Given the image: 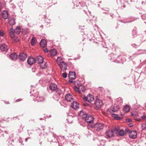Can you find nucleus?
I'll use <instances>...</instances> for the list:
<instances>
[{
    "mask_svg": "<svg viewBox=\"0 0 146 146\" xmlns=\"http://www.w3.org/2000/svg\"><path fill=\"white\" fill-rule=\"evenodd\" d=\"M50 55L52 56L56 55L57 54V51L55 49H52L50 51Z\"/></svg>",
    "mask_w": 146,
    "mask_h": 146,
    "instance_id": "31",
    "label": "nucleus"
},
{
    "mask_svg": "<svg viewBox=\"0 0 146 146\" xmlns=\"http://www.w3.org/2000/svg\"><path fill=\"white\" fill-rule=\"evenodd\" d=\"M43 58L40 56H38L35 59V62L39 64L43 63Z\"/></svg>",
    "mask_w": 146,
    "mask_h": 146,
    "instance_id": "13",
    "label": "nucleus"
},
{
    "mask_svg": "<svg viewBox=\"0 0 146 146\" xmlns=\"http://www.w3.org/2000/svg\"><path fill=\"white\" fill-rule=\"evenodd\" d=\"M0 50L1 51H6L7 50V46L5 44H1L0 46Z\"/></svg>",
    "mask_w": 146,
    "mask_h": 146,
    "instance_id": "22",
    "label": "nucleus"
},
{
    "mask_svg": "<svg viewBox=\"0 0 146 146\" xmlns=\"http://www.w3.org/2000/svg\"><path fill=\"white\" fill-rule=\"evenodd\" d=\"M38 94V92H36V94L34 96V100L35 101H37L38 102L43 101L45 100L44 98L42 96H37Z\"/></svg>",
    "mask_w": 146,
    "mask_h": 146,
    "instance_id": "7",
    "label": "nucleus"
},
{
    "mask_svg": "<svg viewBox=\"0 0 146 146\" xmlns=\"http://www.w3.org/2000/svg\"><path fill=\"white\" fill-rule=\"evenodd\" d=\"M65 99L68 102H71L73 100V96L70 94H66L65 96Z\"/></svg>",
    "mask_w": 146,
    "mask_h": 146,
    "instance_id": "21",
    "label": "nucleus"
},
{
    "mask_svg": "<svg viewBox=\"0 0 146 146\" xmlns=\"http://www.w3.org/2000/svg\"><path fill=\"white\" fill-rule=\"evenodd\" d=\"M79 93H81L82 92H84L85 90V88L84 86H79Z\"/></svg>",
    "mask_w": 146,
    "mask_h": 146,
    "instance_id": "32",
    "label": "nucleus"
},
{
    "mask_svg": "<svg viewBox=\"0 0 146 146\" xmlns=\"http://www.w3.org/2000/svg\"><path fill=\"white\" fill-rule=\"evenodd\" d=\"M144 33L145 34H146V30L145 31Z\"/></svg>",
    "mask_w": 146,
    "mask_h": 146,
    "instance_id": "63",
    "label": "nucleus"
},
{
    "mask_svg": "<svg viewBox=\"0 0 146 146\" xmlns=\"http://www.w3.org/2000/svg\"><path fill=\"white\" fill-rule=\"evenodd\" d=\"M74 89L75 90H76V91L77 92L79 93V91H80L79 89V87L78 88L76 86H75L74 87Z\"/></svg>",
    "mask_w": 146,
    "mask_h": 146,
    "instance_id": "43",
    "label": "nucleus"
},
{
    "mask_svg": "<svg viewBox=\"0 0 146 146\" xmlns=\"http://www.w3.org/2000/svg\"><path fill=\"white\" fill-rule=\"evenodd\" d=\"M56 138L54 136V135H53V136L50 137L48 139V141L50 142H54L55 141Z\"/></svg>",
    "mask_w": 146,
    "mask_h": 146,
    "instance_id": "37",
    "label": "nucleus"
},
{
    "mask_svg": "<svg viewBox=\"0 0 146 146\" xmlns=\"http://www.w3.org/2000/svg\"><path fill=\"white\" fill-rule=\"evenodd\" d=\"M5 103H6V104H8V102H5Z\"/></svg>",
    "mask_w": 146,
    "mask_h": 146,
    "instance_id": "59",
    "label": "nucleus"
},
{
    "mask_svg": "<svg viewBox=\"0 0 146 146\" xmlns=\"http://www.w3.org/2000/svg\"><path fill=\"white\" fill-rule=\"evenodd\" d=\"M42 130H43V131H44V130H45V129L44 128H42Z\"/></svg>",
    "mask_w": 146,
    "mask_h": 146,
    "instance_id": "60",
    "label": "nucleus"
},
{
    "mask_svg": "<svg viewBox=\"0 0 146 146\" xmlns=\"http://www.w3.org/2000/svg\"><path fill=\"white\" fill-rule=\"evenodd\" d=\"M123 110V111L125 113H127L130 110V107L129 105H127L124 106Z\"/></svg>",
    "mask_w": 146,
    "mask_h": 146,
    "instance_id": "29",
    "label": "nucleus"
},
{
    "mask_svg": "<svg viewBox=\"0 0 146 146\" xmlns=\"http://www.w3.org/2000/svg\"><path fill=\"white\" fill-rule=\"evenodd\" d=\"M59 139L60 141L61 142V143H64L66 141V140L65 139L64 137V136L61 137L60 136V137L59 138Z\"/></svg>",
    "mask_w": 146,
    "mask_h": 146,
    "instance_id": "39",
    "label": "nucleus"
},
{
    "mask_svg": "<svg viewBox=\"0 0 146 146\" xmlns=\"http://www.w3.org/2000/svg\"><path fill=\"white\" fill-rule=\"evenodd\" d=\"M7 141L8 143H7V144L9 146H12L13 144V143L14 142L13 140V139H9L7 140Z\"/></svg>",
    "mask_w": 146,
    "mask_h": 146,
    "instance_id": "36",
    "label": "nucleus"
},
{
    "mask_svg": "<svg viewBox=\"0 0 146 146\" xmlns=\"http://www.w3.org/2000/svg\"><path fill=\"white\" fill-rule=\"evenodd\" d=\"M43 48V50L44 52H48V50L47 48H45V47Z\"/></svg>",
    "mask_w": 146,
    "mask_h": 146,
    "instance_id": "49",
    "label": "nucleus"
},
{
    "mask_svg": "<svg viewBox=\"0 0 146 146\" xmlns=\"http://www.w3.org/2000/svg\"><path fill=\"white\" fill-rule=\"evenodd\" d=\"M143 54H146V50L139 49L137 50L133 54L134 56Z\"/></svg>",
    "mask_w": 146,
    "mask_h": 146,
    "instance_id": "11",
    "label": "nucleus"
},
{
    "mask_svg": "<svg viewBox=\"0 0 146 146\" xmlns=\"http://www.w3.org/2000/svg\"><path fill=\"white\" fill-rule=\"evenodd\" d=\"M35 61V59L33 57H29L27 60V62L30 65L33 64Z\"/></svg>",
    "mask_w": 146,
    "mask_h": 146,
    "instance_id": "27",
    "label": "nucleus"
},
{
    "mask_svg": "<svg viewBox=\"0 0 146 146\" xmlns=\"http://www.w3.org/2000/svg\"><path fill=\"white\" fill-rule=\"evenodd\" d=\"M117 101H119V103H121L122 102V100L121 98H119L118 99H117Z\"/></svg>",
    "mask_w": 146,
    "mask_h": 146,
    "instance_id": "47",
    "label": "nucleus"
},
{
    "mask_svg": "<svg viewBox=\"0 0 146 146\" xmlns=\"http://www.w3.org/2000/svg\"><path fill=\"white\" fill-rule=\"evenodd\" d=\"M9 31V35L12 38H14L15 37V32L13 31V28L12 27H11Z\"/></svg>",
    "mask_w": 146,
    "mask_h": 146,
    "instance_id": "28",
    "label": "nucleus"
},
{
    "mask_svg": "<svg viewBox=\"0 0 146 146\" xmlns=\"http://www.w3.org/2000/svg\"><path fill=\"white\" fill-rule=\"evenodd\" d=\"M62 58L60 56H58V57L56 60V62L58 64H60L62 62H64L62 61Z\"/></svg>",
    "mask_w": 146,
    "mask_h": 146,
    "instance_id": "33",
    "label": "nucleus"
},
{
    "mask_svg": "<svg viewBox=\"0 0 146 146\" xmlns=\"http://www.w3.org/2000/svg\"><path fill=\"white\" fill-rule=\"evenodd\" d=\"M112 115V116L113 117H114L115 119L117 120H120L121 119V118L118 115L116 114H111Z\"/></svg>",
    "mask_w": 146,
    "mask_h": 146,
    "instance_id": "38",
    "label": "nucleus"
},
{
    "mask_svg": "<svg viewBox=\"0 0 146 146\" xmlns=\"http://www.w3.org/2000/svg\"><path fill=\"white\" fill-rule=\"evenodd\" d=\"M83 99L84 102L90 104L93 101L94 98L93 95L89 94L86 96L84 97Z\"/></svg>",
    "mask_w": 146,
    "mask_h": 146,
    "instance_id": "2",
    "label": "nucleus"
},
{
    "mask_svg": "<svg viewBox=\"0 0 146 146\" xmlns=\"http://www.w3.org/2000/svg\"><path fill=\"white\" fill-rule=\"evenodd\" d=\"M141 128L143 130H144L146 129V123H144L141 125Z\"/></svg>",
    "mask_w": 146,
    "mask_h": 146,
    "instance_id": "41",
    "label": "nucleus"
},
{
    "mask_svg": "<svg viewBox=\"0 0 146 146\" xmlns=\"http://www.w3.org/2000/svg\"><path fill=\"white\" fill-rule=\"evenodd\" d=\"M137 32L136 29H134L132 32V35L133 36V37H134L137 35Z\"/></svg>",
    "mask_w": 146,
    "mask_h": 146,
    "instance_id": "40",
    "label": "nucleus"
},
{
    "mask_svg": "<svg viewBox=\"0 0 146 146\" xmlns=\"http://www.w3.org/2000/svg\"><path fill=\"white\" fill-rule=\"evenodd\" d=\"M29 138H30V137H29L28 138H26L25 139V141H27L28 139H29Z\"/></svg>",
    "mask_w": 146,
    "mask_h": 146,
    "instance_id": "55",
    "label": "nucleus"
},
{
    "mask_svg": "<svg viewBox=\"0 0 146 146\" xmlns=\"http://www.w3.org/2000/svg\"><path fill=\"white\" fill-rule=\"evenodd\" d=\"M79 115L82 118L84 119L88 123H93L94 119V117L92 115L87 114L82 111L80 112Z\"/></svg>",
    "mask_w": 146,
    "mask_h": 146,
    "instance_id": "1",
    "label": "nucleus"
},
{
    "mask_svg": "<svg viewBox=\"0 0 146 146\" xmlns=\"http://www.w3.org/2000/svg\"><path fill=\"white\" fill-rule=\"evenodd\" d=\"M113 130L115 131H116V134L118 136H123L124 135V131L122 129H119L118 127H115L114 128H113Z\"/></svg>",
    "mask_w": 146,
    "mask_h": 146,
    "instance_id": "4",
    "label": "nucleus"
},
{
    "mask_svg": "<svg viewBox=\"0 0 146 146\" xmlns=\"http://www.w3.org/2000/svg\"><path fill=\"white\" fill-rule=\"evenodd\" d=\"M40 46L42 48H44L46 46L47 43L45 39L42 40L40 42Z\"/></svg>",
    "mask_w": 146,
    "mask_h": 146,
    "instance_id": "26",
    "label": "nucleus"
},
{
    "mask_svg": "<svg viewBox=\"0 0 146 146\" xmlns=\"http://www.w3.org/2000/svg\"><path fill=\"white\" fill-rule=\"evenodd\" d=\"M10 58L13 60H16L18 58V55L15 53H13L10 56Z\"/></svg>",
    "mask_w": 146,
    "mask_h": 146,
    "instance_id": "25",
    "label": "nucleus"
},
{
    "mask_svg": "<svg viewBox=\"0 0 146 146\" xmlns=\"http://www.w3.org/2000/svg\"><path fill=\"white\" fill-rule=\"evenodd\" d=\"M8 23L11 26L13 25L15 23V19L13 17L8 18Z\"/></svg>",
    "mask_w": 146,
    "mask_h": 146,
    "instance_id": "19",
    "label": "nucleus"
},
{
    "mask_svg": "<svg viewBox=\"0 0 146 146\" xmlns=\"http://www.w3.org/2000/svg\"><path fill=\"white\" fill-rule=\"evenodd\" d=\"M36 43V39L34 37H33L31 39V44L32 46H34Z\"/></svg>",
    "mask_w": 146,
    "mask_h": 146,
    "instance_id": "34",
    "label": "nucleus"
},
{
    "mask_svg": "<svg viewBox=\"0 0 146 146\" xmlns=\"http://www.w3.org/2000/svg\"><path fill=\"white\" fill-rule=\"evenodd\" d=\"M4 33L2 30H0V36H3Z\"/></svg>",
    "mask_w": 146,
    "mask_h": 146,
    "instance_id": "44",
    "label": "nucleus"
},
{
    "mask_svg": "<svg viewBox=\"0 0 146 146\" xmlns=\"http://www.w3.org/2000/svg\"><path fill=\"white\" fill-rule=\"evenodd\" d=\"M30 131V130H28V133H29V132Z\"/></svg>",
    "mask_w": 146,
    "mask_h": 146,
    "instance_id": "61",
    "label": "nucleus"
},
{
    "mask_svg": "<svg viewBox=\"0 0 146 146\" xmlns=\"http://www.w3.org/2000/svg\"><path fill=\"white\" fill-rule=\"evenodd\" d=\"M111 58H109L112 62H114L118 58L119 56L116 54H111L110 55Z\"/></svg>",
    "mask_w": 146,
    "mask_h": 146,
    "instance_id": "15",
    "label": "nucleus"
},
{
    "mask_svg": "<svg viewBox=\"0 0 146 146\" xmlns=\"http://www.w3.org/2000/svg\"><path fill=\"white\" fill-rule=\"evenodd\" d=\"M76 74L75 72H70L68 74L69 78L70 79H74L75 78Z\"/></svg>",
    "mask_w": 146,
    "mask_h": 146,
    "instance_id": "20",
    "label": "nucleus"
},
{
    "mask_svg": "<svg viewBox=\"0 0 146 146\" xmlns=\"http://www.w3.org/2000/svg\"><path fill=\"white\" fill-rule=\"evenodd\" d=\"M77 1V3L78 2V3L82 6H83L84 5L85 6L86 5V6H87L91 3V1L88 0H86L84 4V2L82 3L81 1Z\"/></svg>",
    "mask_w": 146,
    "mask_h": 146,
    "instance_id": "17",
    "label": "nucleus"
},
{
    "mask_svg": "<svg viewBox=\"0 0 146 146\" xmlns=\"http://www.w3.org/2000/svg\"><path fill=\"white\" fill-rule=\"evenodd\" d=\"M56 92L58 94V96H56V95H54L53 96V98L55 100H58L59 97V95L62 94L63 92L61 89L57 88L56 89Z\"/></svg>",
    "mask_w": 146,
    "mask_h": 146,
    "instance_id": "9",
    "label": "nucleus"
},
{
    "mask_svg": "<svg viewBox=\"0 0 146 146\" xmlns=\"http://www.w3.org/2000/svg\"><path fill=\"white\" fill-rule=\"evenodd\" d=\"M126 121H127L128 122H130L131 121V120L130 119H127L126 120Z\"/></svg>",
    "mask_w": 146,
    "mask_h": 146,
    "instance_id": "54",
    "label": "nucleus"
},
{
    "mask_svg": "<svg viewBox=\"0 0 146 146\" xmlns=\"http://www.w3.org/2000/svg\"><path fill=\"white\" fill-rule=\"evenodd\" d=\"M18 117H14L13 118V119H14V118H17Z\"/></svg>",
    "mask_w": 146,
    "mask_h": 146,
    "instance_id": "58",
    "label": "nucleus"
},
{
    "mask_svg": "<svg viewBox=\"0 0 146 146\" xmlns=\"http://www.w3.org/2000/svg\"><path fill=\"white\" fill-rule=\"evenodd\" d=\"M137 133L135 131H129V136L130 138L131 139L135 138L137 137Z\"/></svg>",
    "mask_w": 146,
    "mask_h": 146,
    "instance_id": "14",
    "label": "nucleus"
},
{
    "mask_svg": "<svg viewBox=\"0 0 146 146\" xmlns=\"http://www.w3.org/2000/svg\"><path fill=\"white\" fill-rule=\"evenodd\" d=\"M19 100V99H18V100H17L16 101V102H18V101H20V100H19V101H18V100Z\"/></svg>",
    "mask_w": 146,
    "mask_h": 146,
    "instance_id": "57",
    "label": "nucleus"
},
{
    "mask_svg": "<svg viewBox=\"0 0 146 146\" xmlns=\"http://www.w3.org/2000/svg\"><path fill=\"white\" fill-rule=\"evenodd\" d=\"M131 131L129 129H126L125 130V133H129V131Z\"/></svg>",
    "mask_w": 146,
    "mask_h": 146,
    "instance_id": "50",
    "label": "nucleus"
},
{
    "mask_svg": "<svg viewBox=\"0 0 146 146\" xmlns=\"http://www.w3.org/2000/svg\"><path fill=\"white\" fill-rule=\"evenodd\" d=\"M27 56V54L24 52L20 53L19 55V59L20 60L24 61Z\"/></svg>",
    "mask_w": 146,
    "mask_h": 146,
    "instance_id": "16",
    "label": "nucleus"
},
{
    "mask_svg": "<svg viewBox=\"0 0 146 146\" xmlns=\"http://www.w3.org/2000/svg\"><path fill=\"white\" fill-rule=\"evenodd\" d=\"M2 17L5 19H7L8 17V14L7 12L6 11H3L2 13Z\"/></svg>",
    "mask_w": 146,
    "mask_h": 146,
    "instance_id": "23",
    "label": "nucleus"
},
{
    "mask_svg": "<svg viewBox=\"0 0 146 146\" xmlns=\"http://www.w3.org/2000/svg\"><path fill=\"white\" fill-rule=\"evenodd\" d=\"M131 115L134 117H136L138 116V114L135 112L132 113Z\"/></svg>",
    "mask_w": 146,
    "mask_h": 146,
    "instance_id": "42",
    "label": "nucleus"
},
{
    "mask_svg": "<svg viewBox=\"0 0 146 146\" xmlns=\"http://www.w3.org/2000/svg\"><path fill=\"white\" fill-rule=\"evenodd\" d=\"M71 107L75 110L79 108V105L77 102L76 101H74L71 104Z\"/></svg>",
    "mask_w": 146,
    "mask_h": 146,
    "instance_id": "18",
    "label": "nucleus"
},
{
    "mask_svg": "<svg viewBox=\"0 0 146 146\" xmlns=\"http://www.w3.org/2000/svg\"><path fill=\"white\" fill-rule=\"evenodd\" d=\"M14 31L15 33L18 34H19L21 31V28L20 26H17Z\"/></svg>",
    "mask_w": 146,
    "mask_h": 146,
    "instance_id": "30",
    "label": "nucleus"
},
{
    "mask_svg": "<svg viewBox=\"0 0 146 146\" xmlns=\"http://www.w3.org/2000/svg\"><path fill=\"white\" fill-rule=\"evenodd\" d=\"M131 45L133 47L135 48H136L137 46H138L136 44H131Z\"/></svg>",
    "mask_w": 146,
    "mask_h": 146,
    "instance_id": "48",
    "label": "nucleus"
},
{
    "mask_svg": "<svg viewBox=\"0 0 146 146\" xmlns=\"http://www.w3.org/2000/svg\"><path fill=\"white\" fill-rule=\"evenodd\" d=\"M129 126L130 127H131L133 126V123H130L129 124Z\"/></svg>",
    "mask_w": 146,
    "mask_h": 146,
    "instance_id": "52",
    "label": "nucleus"
},
{
    "mask_svg": "<svg viewBox=\"0 0 146 146\" xmlns=\"http://www.w3.org/2000/svg\"><path fill=\"white\" fill-rule=\"evenodd\" d=\"M141 118L142 119H144L145 120H146V117L145 116H142L141 117Z\"/></svg>",
    "mask_w": 146,
    "mask_h": 146,
    "instance_id": "51",
    "label": "nucleus"
},
{
    "mask_svg": "<svg viewBox=\"0 0 146 146\" xmlns=\"http://www.w3.org/2000/svg\"><path fill=\"white\" fill-rule=\"evenodd\" d=\"M115 131L112 129H109L107 131L106 134L108 138H110L114 136Z\"/></svg>",
    "mask_w": 146,
    "mask_h": 146,
    "instance_id": "8",
    "label": "nucleus"
},
{
    "mask_svg": "<svg viewBox=\"0 0 146 146\" xmlns=\"http://www.w3.org/2000/svg\"><path fill=\"white\" fill-rule=\"evenodd\" d=\"M68 137H70V138H74V135L73 134H72L71 133H69L68 135Z\"/></svg>",
    "mask_w": 146,
    "mask_h": 146,
    "instance_id": "45",
    "label": "nucleus"
},
{
    "mask_svg": "<svg viewBox=\"0 0 146 146\" xmlns=\"http://www.w3.org/2000/svg\"><path fill=\"white\" fill-rule=\"evenodd\" d=\"M41 64L40 65V68L42 69H44L47 67V64L45 62H44L40 63Z\"/></svg>",
    "mask_w": 146,
    "mask_h": 146,
    "instance_id": "35",
    "label": "nucleus"
},
{
    "mask_svg": "<svg viewBox=\"0 0 146 146\" xmlns=\"http://www.w3.org/2000/svg\"><path fill=\"white\" fill-rule=\"evenodd\" d=\"M95 104L97 108H99L103 105V103L101 100L97 99L95 101Z\"/></svg>",
    "mask_w": 146,
    "mask_h": 146,
    "instance_id": "10",
    "label": "nucleus"
},
{
    "mask_svg": "<svg viewBox=\"0 0 146 146\" xmlns=\"http://www.w3.org/2000/svg\"><path fill=\"white\" fill-rule=\"evenodd\" d=\"M119 107L118 105H114V106L111 107V108L108 110V111L111 114H112L113 112H115L117 111L119 109Z\"/></svg>",
    "mask_w": 146,
    "mask_h": 146,
    "instance_id": "5",
    "label": "nucleus"
},
{
    "mask_svg": "<svg viewBox=\"0 0 146 146\" xmlns=\"http://www.w3.org/2000/svg\"><path fill=\"white\" fill-rule=\"evenodd\" d=\"M94 140L96 141L98 145L100 146V145H104L105 141L102 139L100 137H98V138H95L94 139Z\"/></svg>",
    "mask_w": 146,
    "mask_h": 146,
    "instance_id": "6",
    "label": "nucleus"
},
{
    "mask_svg": "<svg viewBox=\"0 0 146 146\" xmlns=\"http://www.w3.org/2000/svg\"><path fill=\"white\" fill-rule=\"evenodd\" d=\"M145 15H142V19H144V18H143V17H145Z\"/></svg>",
    "mask_w": 146,
    "mask_h": 146,
    "instance_id": "56",
    "label": "nucleus"
},
{
    "mask_svg": "<svg viewBox=\"0 0 146 146\" xmlns=\"http://www.w3.org/2000/svg\"><path fill=\"white\" fill-rule=\"evenodd\" d=\"M36 70V69L35 68H32V70L33 72H35Z\"/></svg>",
    "mask_w": 146,
    "mask_h": 146,
    "instance_id": "53",
    "label": "nucleus"
},
{
    "mask_svg": "<svg viewBox=\"0 0 146 146\" xmlns=\"http://www.w3.org/2000/svg\"><path fill=\"white\" fill-rule=\"evenodd\" d=\"M70 82L71 83L72 82V81H70Z\"/></svg>",
    "mask_w": 146,
    "mask_h": 146,
    "instance_id": "64",
    "label": "nucleus"
},
{
    "mask_svg": "<svg viewBox=\"0 0 146 146\" xmlns=\"http://www.w3.org/2000/svg\"><path fill=\"white\" fill-rule=\"evenodd\" d=\"M91 127L92 128H94L96 131H99L103 128L104 125L102 123H98L94 124V125H91Z\"/></svg>",
    "mask_w": 146,
    "mask_h": 146,
    "instance_id": "3",
    "label": "nucleus"
},
{
    "mask_svg": "<svg viewBox=\"0 0 146 146\" xmlns=\"http://www.w3.org/2000/svg\"><path fill=\"white\" fill-rule=\"evenodd\" d=\"M50 89L52 91H54L57 89V85L54 84H51L49 86Z\"/></svg>",
    "mask_w": 146,
    "mask_h": 146,
    "instance_id": "24",
    "label": "nucleus"
},
{
    "mask_svg": "<svg viewBox=\"0 0 146 146\" xmlns=\"http://www.w3.org/2000/svg\"><path fill=\"white\" fill-rule=\"evenodd\" d=\"M62 76L63 78H66L67 76V74L66 73H63L62 74Z\"/></svg>",
    "mask_w": 146,
    "mask_h": 146,
    "instance_id": "46",
    "label": "nucleus"
},
{
    "mask_svg": "<svg viewBox=\"0 0 146 146\" xmlns=\"http://www.w3.org/2000/svg\"><path fill=\"white\" fill-rule=\"evenodd\" d=\"M58 65L60 66L61 69L63 71H64L67 68V65L64 62H62Z\"/></svg>",
    "mask_w": 146,
    "mask_h": 146,
    "instance_id": "12",
    "label": "nucleus"
},
{
    "mask_svg": "<svg viewBox=\"0 0 146 146\" xmlns=\"http://www.w3.org/2000/svg\"><path fill=\"white\" fill-rule=\"evenodd\" d=\"M18 41V40H16V41H15V42H17Z\"/></svg>",
    "mask_w": 146,
    "mask_h": 146,
    "instance_id": "62",
    "label": "nucleus"
}]
</instances>
